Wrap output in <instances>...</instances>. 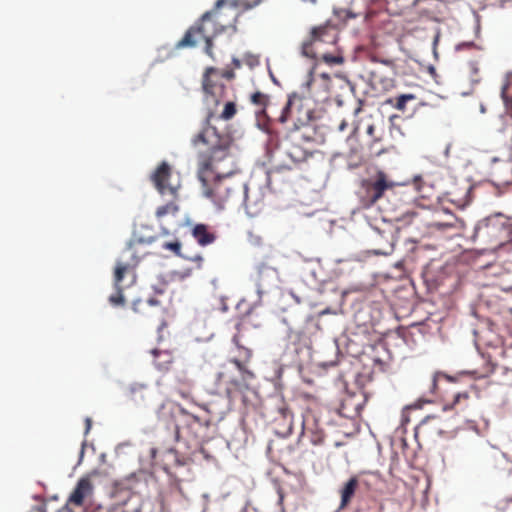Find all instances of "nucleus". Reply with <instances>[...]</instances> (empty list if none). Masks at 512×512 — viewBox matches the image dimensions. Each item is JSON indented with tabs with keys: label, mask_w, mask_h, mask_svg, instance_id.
<instances>
[{
	"label": "nucleus",
	"mask_w": 512,
	"mask_h": 512,
	"mask_svg": "<svg viewBox=\"0 0 512 512\" xmlns=\"http://www.w3.org/2000/svg\"><path fill=\"white\" fill-rule=\"evenodd\" d=\"M178 212V206L173 202H170L164 206H161L156 211V216L160 219L161 217L171 214L175 215Z\"/></svg>",
	"instance_id": "c756f323"
},
{
	"label": "nucleus",
	"mask_w": 512,
	"mask_h": 512,
	"mask_svg": "<svg viewBox=\"0 0 512 512\" xmlns=\"http://www.w3.org/2000/svg\"><path fill=\"white\" fill-rule=\"evenodd\" d=\"M151 180L161 195L177 198L180 182L171 180V167L168 163L162 162L152 174Z\"/></svg>",
	"instance_id": "0eeeda50"
},
{
	"label": "nucleus",
	"mask_w": 512,
	"mask_h": 512,
	"mask_svg": "<svg viewBox=\"0 0 512 512\" xmlns=\"http://www.w3.org/2000/svg\"><path fill=\"white\" fill-rule=\"evenodd\" d=\"M191 142L194 146L200 143L206 146L197 156V175L203 194L220 209L246 204L248 188L243 176L235 168L231 134L218 131L213 126L202 127Z\"/></svg>",
	"instance_id": "f257e3e1"
},
{
	"label": "nucleus",
	"mask_w": 512,
	"mask_h": 512,
	"mask_svg": "<svg viewBox=\"0 0 512 512\" xmlns=\"http://www.w3.org/2000/svg\"><path fill=\"white\" fill-rule=\"evenodd\" d=\"M331 32V29L326 26H319L316 28H313L312 30V41L313 42H322L325 41L326 36H330L329 33Z\"/></svg>",
	"instance_id": "cd10ccee"
},
{
	"label": "nucleus",
	"mask_w": 512,
	"mask_h": 512,
	"mask_svg": "<svg viewBox=\"0 0 512 512\" xmlns=\"http://www.w3.org/2000/svg\"><path fill=\"white\" fill-rule=\"evenodd\" d=\"M148 386L145 384L135 383L132 384L128 389V395L131 400L138 402L143 401L146 398L148 392Z\"/></svg>",
	"instance_id": "5701e85b"
},
{
	"label": "nucleus",
	"mask_w": 512,
	"mask_h": 512,
	"mask_svg": "<svg viewBox=\"0 0 512 512\" xmlns=\"http://www.w3.org/2000/svg\"><path fill=\"white\" fill-rule=\"evenodd\" d=\"M93 494V484L88 477L80 478L76 487L68 498V503L75 506H82L85 500Z\"/></svg>",
	"instance_id": "4468645a"
},
{
	"label": "nucleus",
	"mask_w": 512,
	"mask_h": 512,
	"mask_svg": "<svg viewBox=\"0 0 512 512\" xmlns=\"http://www.w3.org/2000/svg\"><path fill=\"white\" fill-rule=\"evenodd\" d=\"M469 70H470L472 81L478 82V79L475 78V76H477L479 73V68H478L477 64L475 62L470 63Z\"/></svg>",
	"instance_id": "58836bf2"
},
{
	"label": "nucleus",
	"mask_w": 512,
	"mask_h": 512,
	"mask_svg": "<svg viewBox=\"0 0 512 512\" xmlns=\"http://www.w3.org/2000/svg\"><path fill=\"white\" fill-rule=\"evenodd\" d=\"M321 59L329 65H339L344 62V58L340 55H332L324 53L321 55Z\"/></svg>",
	"instance_id": "f704fd0d"
},
{
	"label": "nucleus",
	"mask_w": 512,
	"mask_h": 512,
	"mask_svg": "<svg viewBox=\"0 0 512 512\" xmlns=\"http://www.w3.org/2000/svg\"><path fill=\"white\" fill-rule=\"evenodd\" d=\"M143 305H144V303L142 301L138 300V301H135L133 303L132 308H133L134 312H138L139 311V307L143 306Z\"/></svg>",
	"instance_id": "c03bdc74"
},
{
	"label": "nucleus",
	"mask_w": 512,
	"mask_h": 512,
	"mask_svg": "<svg viewBox=\"0 0 512 512\" xmlns=\"http://www.w3.org/2000/svg\"><path fill=\"white\" fill-rule=\"evenodd\" d=\"M162 247L164 249L171 250L175 255L179 257H184L181 253V243L178 240L170 241V242H164L162 244Z\"/></svg>",
	"instance_id": "72a5a7b5"
},
{
	"label": "nucleus",
	"mask_w": 512,
	"mask_h": 512,
	"mask_svg": "<svg viewBox=\"0 0 512 512\" xmlns=\"http://www.w3.org/2000/svg\"><path fill=\"white\" fill-rule=\"evenodd\" d=\"M394 186V182L389 180L383 171H378L374 177L362 181V203L367 207L372 206Z\"/></svg>",
	"instance_id": "423d86ee"
},
{
	"label": "nucleus",
	"mask_w": 512,
	"mask_h": 512,
	"mask_svg": "<svg viewBox=\"0 0 512 512\" xmlns=\"http://www.w3.org/2000/svg\"><path fill=\"white\" fill-rule=\"evenodd\" d=\"M192 235L201 246L209 245L216 239V235L209 232L207 226H194Z\"/></svg>",
	"instance_id": "aec40b11"
},
{
	"label": "nucleus",
	"mask_w": 512,
	"mask_h": 512,
	"mask_svg": "<svg viewBox=\"0 0 512 512\" xmlns=\"http://www.w3.org/2000/svg\"><path fill=\"white\" fill-rule=\"evenodd\" d=\"M225 0H217L214 8L207 11L201 19L191 26L183 38L177 43V48L194 47L201 40L205 41V53L213 57V38L225 32L228 28L236 31L238 14L231 17V21H221V7Z\"/></svg>",
	"instance_id": "f03ea898"
},
{
	"label": "nucleus",
	"mask_w": 512,
	"mask_h": 512,
	"mask_svg": "<svg viewBox=\"0 0 512 512\" xmlns=\"http://www.w3.org/2000/svg\"><path fill=\"white\" fill-rule=\"evenodd\" d=\"M374 232L382 239L383 243H386L389 246V248L394 247L396 237L394 235L393 226H388L387 230H382L379 226H374Z\"/></svg>",
	"instance_id": "b1692460"
},
{
	"label": "nucleus",
	"mask_w": 512,
	"mask_h": 512,
	"mask_svg": "<svg viewBox=\"0 0 512 512\" xmlns=\"http://www.w3.org/2000/svg\"><path fill=\"white\" fill-rule=\"evenodd\" d=\"M94 512H99L98 510L94 511Z\"/></svg>",
	"instance_id": "e2e57ef3"
},
{
	"label": "nucleus",
	"mask_w": 512,
	"mask_h": 512,
	"mask_svg": "<svg viewBox=\"0 0 512 512\" xmlns=\"http://www.w3.org/2000/svg\"><path fill=\"white\" fill-rule=\"evenodd\" d=\"M141 240H132L123 250L116 261L113 273V285L115 289H125L135 284L136 268L145 256Z\"/></svg>",
	"instance_id": "20e7f679"
},
{
	"label": "nucleus",
	"mask_w": 512,
	"mask_h": 512,
	"mask_svg": "<svg viewBox=\"0 0 512 512\" xmlns=\"http://www.w3.org/2000/svg\"><path fill=\"white\" fill-rule=\"evenodd\" d=\"M147 304H149L150 306H154V305H158L159 301L154 298H150V299H148Z\"/></svg>",
	"instance_id": "09e8293b"
},
{
	"label": "nucleus",
	"mask_w": 512,
	"mask_h": 512,
	"mask_svg": "<svg viewBox=\"0 0 512 512\" xmlns=\"http://www.w3.org/2000/svg\"><path fill=\"white\" fill-rule=\"evenodd\" d=\"M91 428V420L89 418L86 419V432H88Z\"/></svg>",
	"instance_id": "3c124183"
},
{
	"label": "nucleus",
	"mask_w": 512,
	"mask_h": 512,
	"mask_svg": "<svg viewBox=\"0 0 512 512\" xmlns=\"http://www.w3.org/2000/svg\"><path fill=\"white\" fill-rule=\"evenodd\" d=\"M237 330H240V324L236 325Z\"/></svg>",
	"instance_id": "680f3d73"
},
{
	"label": "nucleus",
	"mask_w": 512,
	"mask_h": 512,
	"mask_svg": "<svg viewBox=\"0 0 512 512\" xmlns=\"http://www.w3.org/2000/svg\"><path fill=\"white\" fill-rule=\"evenodd\" d=\"M234 63H235V65H236V67H240V62H239V60L234 59Z\"/></svg>",
	"instance_id": "864d4df0"
},
{
	"label": "nucleus",
	"mask_w": 512,
	"mask_h": 512,
	"mask_svg": "<svg viewBox=\"0 0 512 512\" xmlns=\"http://www.w3.org/2000/svg\"><path fill=\"white\" fill-rule=\"evenodd\" d=\"M180 412H181L182 415H185L187 417V422L189 424L196 423V424H198L200 426H208L209 425L208 421H206V420L204 421L200 417L189 413L184 408H181Z\"/></svg>",
	"instance_id": "7c9ffc66"
},
{
	"label": "nucleus",
	"mask_w": 512,
	"mask_h": 512,
	"mask_svg": "<svg viewBox=\"0 0 512 512\" xmlns=\"http://www.w3.org/2000/svg\"><path fill=\"white\" fill-rule=\"evenodd\" d=\"M236 114H237V105L232 101H228L225 103L222 112L219 115H217V113L215 114V117L211 121V125L219 131V129L215 125H213V121H215L217 119L229 121L232 118H234V116Z\"/></svg>",
	"instance_id": "4be33fe9"
},
{
	"label": "nucleus",
	"mask_w": 512,
	"mask_h": 512,
	"mask_svg": "<svg viewBox=\"0 0 512 512\" xmlns=\"http://www.w3.org/2000/svg\"><path fill=\"white\" fill-rule=\"evenodd\" d=\"M151 453H152V456H153V457H155L156 450H155V449H152Z\"/></svg>",
	"instance_id": "13d9d810"
},
{
	"label": "nucleus",
	"mask_w": 512,
	"mask_h": 512,
	"mask_svg": "<svg viewBox=\"0 0 512 512\" xmlns=\"http://www.w3.org/2000/svg\"><path fill=\"white\" fill-rule=\"evenodd\" d=\"M184 259L188 260V261H191V262H194L197 264V268L198 269H201L202 268V263H203V257L202 255L200 254H197V255H194L192 257H187V256H184L183 257Z\"/></svg>",
	"instance_id": "4c0bfd02"
},
{
	"label": "nucleus",
	"mask_w": 512,
	"mask_h": 512,
	"mask_svg": "<svg viewBox=\"0 0 512 512\" xmlns=\"http://www.w3.org/2000/svg\"><path fill=\"white\" fill-rule=\"evenodd\" d=\"M217 387L232 400L243 392L247 384L246 380H243L242 377L239 378L235 376L231 370L224 368L217 374Z\"/></svg>",
	"instance_id": "1a4fd4ad"
},
{
	"label": "nucleus",
	"mask_w": 512,
	"mask_h": 512,
	"mask_svg": "<svg viewBox=\"0 0 512 512\" xmlns=\"http://www.w3.org/2000/svg\"><path fill=\"white\" fill-rule=\"evenodd\" d=\"M509 505H512V498L508 501Z\"/></svg>",
	"instance_id": "052dcab7"
},
{
	"label": "nucleus",
	"mask_w": 512,
	"mask_h": 512,
	"mask_svg": "<svg viewBox=\"0 0 512 512\" xmlns=\"http://www.w3.org/2000/svg\"><path fill=\"white\" fill-rule=\"evenodd\" d=\"M153 356V364L160 372H167L170 370L174 356L169 350L153 349L150 352Z\"/></svg>",
	"instance_id": "a211bd4d"
},
{
	"label": "nucleus",
	"mask_w": 512,
	"mask_h": 512,
	"mask_svg": "<svg viewBox=\"0 0 512 512\" xmlns=\"http://www.w3.org/2000/svg\"><path fill=\"white\" fill-rule=\"evenodd\" d=\"M357 130H358V126H355V127L353 128V133H356V132H357Z\"/></svg>",
	"instance_id": "bf43d9fd"
},
{
	"label": "nucleus",
	"mask_w": 512,
	"mask_h": 512,
	"mask_svg": "<svg viewBox=\"0 0 512 512\" xmlns=\"http://www.w3.org/2000/svg\"><path fill=\"white\" fill-rule=\"evenodd\" d=\"M235 77L232 70H220L214 67L205 69L202 77L203 107L205 118L202 127L212 126L211 121L215 117L220 103L226 95V86L223 79L231 80Z\"/></svg>",
	"instance_id": "7ed1b4c3"
},
{
	"label": "nucleus",
	"mask_w": 512,
	"mask_h": 512,
	"mask_svg": "<svg viewBox=\"0 0 512 512\" xmlns=\"http://www.w3.org/2000/svg\"><path fill=\"white\" fill-rule=\"evenodd\" d=\"M254 62H258L257 59L253 58V59H250V65L252 66L254 64Z\"/></svg>",
	"instance_id": "6e6d98bb"
},
{
	"label": "nucleus",
	"mask_w": 512,
	"mask_h": 512,
	"mask_svg": "<svg viewBox=\"0 0 512 512\" xmlns=\"http://www.w3.org/2000/svg\"><path fill=\"white\" fill-rule=\"evenodd\" d=\"M166 327H167V323H166V321H164V320H163V321L160 323V325L158 326L159 339H161V338H162L161 332H162V331H163V329H164V328H166Z\"/></svg>",
	"instance_id": "37998d69"
},
{
	"label": "nucleus",
	"mask_w": 512,
	"mask_h": 512,
	"mask_svg": "<svg viewBox=\"0 0 512 512\" xmlns=\"http://www.w3.org/2000/svg\"><path fill=\"white\" fill-rule=\"evenodd\" d=\"M303 102H304V98L302 96H300L299 94L293 93V94L289 95L288 100L278 117V121L280 123H286L294 115L297 116L298 120H301L302 114H304L306 117H309V114H310L309 110H305L303 112V108H304Z\"/></svg>",
	"instance_id": "f8f14e48"
},
{
	"label": "nucleus",
	"mask_w": 512,
	"mask_h": 512,
	"mask_svg": "<svg viewBox=\"0 0 512 512\" xmlns=\"http://www.w3.org/2000/svg\"><path fill=\"white\" fill-rule=\"evenodd\" d=\"M277 494H278V504L281 507V509L283 510L284 509L283 508V502H284L285 494H284L283 489L281 487H278Z\"/></svg>",
	"instance_id": "ea45409f"
},
{
	"label": "nucleus",
	"mask_w": 512,
	"mask_h": 512,
	"mask_svg": "<svg viewBox=\"0 0 512 512\" xmlns=\"http://www.w3.org/2000/svg\"><path fill=\"white\" fill-rule=\"evenodd\" d=\"M361 104L355 109L354 113L358 114L361 111Z\"/></svg>",
	"instance_id": "603ef678"
},
{
	"label": "nucleus",
	"mask_w": 512,
	"mask_h": 512,
	"mask_svg": "<svg viewBox=\"0 0 512 512\" xmlns=\"http://www.w3.org/2000/svg\"><path fill=\"white\" fill-rule=\"evenodd\" d=\"M367 134L374 137V132H375V127L374 125H368L367 127V130H366Z\"/></svg>",
	"instance_id": "49530a36"
},
{
	"label": "nucleus",
	"mask_w": 512,
	"mask_h": 512,
	"mask_svg": "<svg viewBox=\"0 0 512 512\" xmlns=\"http://www.w3.org/2000/svg\"><path fill=\"white\" fill-rule=\"evenodd\" d=\"M254 62H258L257 59L253 58V59H250V65L252 66L254 64Z\"/></svg>",
	"instance_id": "5fc2aeb1"
},
{
	"label": "nucleus",
	"mask_w": 512,
	"mask_h": 512,
	"mask_svg": "<svg viewBox=\"0 0 512 512\" xmlns=\"http://www.w3.org/2000/svg\"><path fill=\"white\" fill-rule=\"evenodd\" d=\"M371 75H372L373 80H376V78H377V74H376V72H372V74H371Z\"/></svg>",
	"instance_id": "4d7b16f0"
},
{
	"label": "nucleus",
	"mask_w": 512,
	"mask_h": 512,
	"mask_svg": "<svg viewBox=\"0 0 512 512\" xmlns=\"http://www.w3.org/2000/svg\"><path fill=\"white\" fill-rule=\"evenodd\" d=\"M116 292L109 297V302L113 306H122L125 303V298L123 295L124 289H115Z\"/></svg>",
	"instance_id": "473e14b6"
},
{
	"label": "nucleus",
	"mask_w": 512,
	"mask_h": 512,
	"mask_svg": "<svg viewBox=\"0 0 512 512\" xmlns=\"http://www.w3.org/2000/svg\"><path fill=\"white\" fill-rule=\"evenodd\" d=\"M491 175L499 185L512 184V164L508 161H497L491 168Z\"/></svg>",
	"instance_id": "dca6fc26"
},
{
	"label": "nucleus",
	"mask_w": 512,
	"mask_h": 512,
	"mask_svg": "<svg viewBox=\"0 0 512 512\" xmlns=\"http://www.w3.org/2000/svg\"><path fill=\"white\" fill-rule=\"evenodd\" d=\"M221 310L222 312H226L228 310V306L223 298L221 299Z\"/></svg>",
	"instance_id": "8fccbe9b"
},
{
	"label": "nucleus",
	"mask_w": 512,
	"mask_h": 512,
	"mask_svg": "<svg viewBox=\"0 0 512 512\" xmlns=\"http://www.w3.org/2000/svg\"><path fill=\"white\" fill-rule=\"evenodd\" d=\"M250 101L253 105L258 107V110L255 111V114L259 128L269 132L270 118L266 112V107L269 103V96L260 91H257L251 94Z\"/></svg>",
	"instance_id": "ddd939ff"
},
{
	"label": "nucleus",
	"mask_w": 512,
	"mask_h": 512,
	"mask_svg": "<svg viewBox=\"0 0 512 512\" xmlns=\"http://www.w3.org/2000/svg\"><path fill=\"white\" fill-rule=\"evenodd\" d=\"M285 153L289 158V162H283L279 165L274 166L268 172V179H270V177L273 174L280 173L284 170H292L298 164L305 162L310 156L309 152L306 149L302 148L300 145L296 143H290Z\"/></svg>",
	"instance_id": "9b49d317"
},
{
	"label": "nucleus",
	"mask_w": 512,
	"mask_h": 512,
	"mask_svg": "<svg viewBox=\"0 0 512 512\" xmlns=\"http://www.w3.org/2000/svg\"><path fill=\"white\" fill-rule=\"evenodd\" d=\"M302 435L308 437L313 445H320L324 442L325 433L316 413L308 409L303 414Z\"/></svg>",
	"instance_id": "9d476101"
},
{
	"label": "nucleus",
	"mask_w": 512,
	"mask_h": 512,
	"mask_svg": "<svg viewBox=\"0 0 512 512\" xmlns=\"http://www.w3.org/2000/svg\"><path fill=\"white\" fill-rule=\"evenodd\" d=\"M320 78L323 81V85L325 89H328V84L330 82V76L327 73L320 74Z\"/></svg>",
	"instance_id": "a19ab883"
},
{
	"label": "nucleus",
	"mask_w": 512,
	"mask_h": 512,
	"mask_svg": "<svg viewBox=\"0 0 512 512\" xmlns=\"http://www.w3.org/2000/svg\"><path fill=\"white\" fill-rule=\"evenodd\" d=\"M230 362L236 366L243 380L251 379L254 377V374L246 368L247 362H245L240 356L238 358L231 359Z\"/></svg>",
	"instance_id": "a878e982"
},
{
	"label": "nucleus",
	"mask_w": 512,
	"mask_h": 512,
	"mask_svg": "<svg viewBox=\"0 0 512 512\" xmlns=\"http://www.w3.org/2000/svg\"><path fill=\"white\" fill-rule=\"evenodd\" d=\"M441 380H446V381H453L454 379L448 375H446L445 373L443 372H436L433 377H432V380H431V384H430V391L431 393L435 394L438 392L439 388H438V383L441 381Z\"/></svg>",
	"instance_id": "bb28decb"
},
{
	"label": "nucleus",
	"mask_w": 512,
	"mask_h": 512,
	"mask_svg": "<svg viewBox=\"0 0 512 512\" xmlns=\"http://www.w3.org/2000/svg\"><path fill=\"white\" fill-rule=\"evenodd\" d=\"M510 220H512L511 216L501 212L492 214L486 218L487 222H496L497 224H506Z\"/></svg>",
	"instance_id": "2f4dec72"
},
{
	"label": "nucleus",
	"mask_w": 512,
	"mask_h": 512,
	"mask_svg": "<svg viewBox=\"0 0 512 512\" xmlns=\"http://www.w3.org/2000/svg\"><path fill=\"white\" fill-rule=\"evenodd\" d=\"M347 126H348V123L345 120H342L341 123L338 126V130L340 132H343V131L346 130Z\"/></svg>",
	"instance_id": "a18cd8bd"
},
{
	"label": "nucleus",
	"mask_w": 512,
	"mask_h": 512,
	"mask_svg": "<svg viewBox=\"0 0 512 512\" xmlns=\"http://www.w3.org/2000/svg\"><path fill=\"white\" fill-rule=\"evenodd\" d=\"M381 63H383V64H385L386 66H389V67H394L395 66L394 61L390 60V59L382 60Z\"/></svg>",
	"instance_id": "de8ad7c7"
},
{
	"label": "nucleus",
	"mask_w": 512,
	"mask_h": 512,
	"mask_svg": "<svg viewBox=\"0 0 512 512\" xmlns=\"http://www.w3.org/2000/svg\"><path fill=\"white\" fill-rule=\"evenodd\" d=\"M502 100H503V104H504V112L512 120V96L508 95L503 90L502 91Z\"/></svg>",
	"instance_id": "c9c22d12"
},
{
	"label": "nucleus",
	"mask_w": 512,
	"mask_h": 512,
	"mask_svg": "<svg viewBox=\"0 0 512 512\" xmlns=\"http://www.w3.org/2000/svg\"><path fill=\"white\" fill-rule=\"evenodd\" d=\"M370 483L363 474L353 475L339 488V510L346 509L353 501L357 493L362 489H369Z\"/></svg>",
	"instance_id": "6e6552de"
},
{
	"label": "nucleus",
	"mask_w": 512,
	"mask_h": 512,
	"mask_svg": "<svg viewBox=\"0 0 512 512\" xmlns=\"http://www.w3.org/2000/svg\"><path fill=\"white\" fill-rule=\"evenodd\" d=\"M477 404L478 399L476 392H461L454 397L452 408H454L457 412H465L467 410L475 409Z\"/></svg>",
	"instance_id": "f3484780"
},
{
	"label": "nucleus",
	"mask_w": 512,
	"mask_h": 512,
	"mask_svg": "<svg viewBox=\"0 0 512 512\" xmlns=\"http://www.w3.org/2000/svg\"><path fill=\"white\" fill-rule=\"evenodd\" d=\"M232 341L239 350V356L243 358L245 362H249L252 357V351L240 344L239 335H234Z\"/></svg>",
	"instance_id": "c85d7f7f"
},
{
	"label": "nucleus",
	"mask_w": 512,
	"mask_h": 512,
	"mask_svg": "<svg viewBox=\"0 0 512 512\" xmlns=\"http://www.w3.org/2000/svg\"><path fill=\"white\" fill-rule=\"evenodd\" d=\"M230 362L236 366L243 380L251 379L254 377V374L246 368L247 362H245L240 356L238 358L231 359Z\"/></svg>",
	"instance_id": "393cba45"
},
{
	"label": "nucleus",
	"mask_w": 512,
	"mask_h": 512,
	"mask_svg": "<svg viewBox=\"0 0 512 512\" xmlns=\"http://www.w3.org/2000/svg\"><path fill=\"white\" fill-rule=\"evenodd\" d=\"M469 460L486 469H498L506 462L505 454L486 443L473 446L468 453Z\"/></svg>",
	"instance_id": "39448f33"
},
{
	"label": "nucleus",
	"mask_w": 512,
	"mask_h": 512,
	"mask_svg": "<svg viewBox=\"0 0 512 512\" xmlns=\"http://www.w3.org/2000/svg\"><path fill=\"white\" fill-rule=\"evenodd\" d=\"M179 394L183 397V398H188L191 394L190 392V385L188 384L186 388L184 389H179Z\"/></svg>",
	"instance_id": "79ce46f5"
},
{
	"label": "nucleus",
	"mask_w": 512,
	"mask_h": 512,
	"mask_svg": "<svg viewBox=\"0 0 512 512\" xmlns=\"http://www.w3.org/2000/svg\"><path fill=\"white\" fill-rule=\"evenodd\" d=\"M417 97L414 94H401L395 98H390L386 101V103L393 106L395 109L405 113L408 110V104L410 102H415Z\"/></svg>",
	"instance_id": "412c9836"
},
{
	"label": "nucleus",
	"mask_w": 512,
	"mask_h": 512,
	"mask_svg": "<svg viewBox=\"0 0 512 512\" xmlns=\"http://www.w3.org/2000/svg\"><path fill=\"white\" fill-rule=\"evenodd\" d=\"M414 185L417 189L418 193L421 195V197L426 198L430 197L429 194L426 193L424 186H423V180L421 176L414 177Z\"/></svg>",
	"instance_id": "e433bc0d"
},
{
	"label": "nucleus",
	"mask_w": 512,
	"mask_h": 512,
	"mask_svg": "<svg viewBox=\"0 0 512 512\" xmlns=\"http://www.w3.org/2000/svg\"><path fill=\"white\" fill-rule=\"evenodd\" d=\"M261 0H225V3L221 7V21H231V17L234 14L240 15L236 11L238 7H243L245 10L251 9L258 5Z\"/></svg>",
	"instance_id": "2eb2a0df"
},
{
	"label": "nucleus",
	"mask_w": 512,
	"mask_h": 512,
	"mask_svg": "<svg viewBox=\"0 0 512 512\" xmlns=\"http://www.w3.org/2000/svg\"><path fill=\"white\" fill-rule=\"evenodd\" d=\"M277 412L279 417L275 418V422L282 421L283 429L281 433L284 435L291 434L293 428V413L290 407L284 401H281L277 406Z\"/></svg>",
	"instance_id": "6ab92c4d"
}]
</instances>
